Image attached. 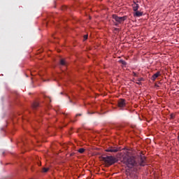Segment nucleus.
Listing matches in <instances>:
<instances>
[{
	"mask_svg": "<svg viewBox=\"0 0 179 179\" xmlns=\"http://www.w3.org/2000/svg\"><path fill=\"white\" fill-rule=\"evenodd\" d=\"M123 163L126 164L129 169H132V167L138 166H146V157L143 155L140 157V160L138 162H136L135 160V157H124Z\"/></svg>",
	"mask_w": 179,
	"mask_h": 179,
	"instance_id": "1",
	"label": "nucleus"
},
{
	"mask_svg": "<svg viewBox=\"0 0 179 179\" xmlns=\"http://www.w3.org/2000/svg\"><path fill=\"white\" fill-rule=\"evenodd\" d=\"M101 160H103V162H104L108 166H113V164L117 162L115 157L113 156L102 157Z\"/></svg>",
	"mask_w": 179,
	"mask_h": 179,
	"instance_id": "2",
	"label": "nucleus"
},
{
	"mask_svg": "<svg viewBox=\"0 0 179 179\" xmlns=\"http://www.w3.org/2000/svg\"><path fill=\"white\" fill-rule=\"evenodd\" d=\"M112 17L114 19V20H115V22H117V23L115 24V26H118L120 23L127 20V16L118 17L117 15H113Z\"/></svg>",
	"mask_w": 179,
	"mask_h": 179,
	"instance_id": "3",
	"label": "nucleus"
},
{
	"mask_svg": "<svg viewBox=\"0 0 179 179\" xmlns=\"http://www.w3.org/2000/svg\"><path fill=\"white\" fill-rule=\"evenodd\" d=\"M127 101H125V99H120L117 102L118 104V107H120V108H124V107H125V106H127Z\"/></svg>",
	"mask_w": 179,
	"mask_h": 179,
	"instance_id": "4",
	"label": "nucleus"
},
{
	"mask_svg": "<svg viewBox=\"0 0 179 179\" xmlns=\"http://www.w3.org/2000/svg\"><path fill=\"white\" fill-rule=\"evenodd\" d=\"M106 152H109L110 153H117L118 152V148L116 147H109L106 150Z\"/></svg>",
	"mask_w": 179,
	"mask_h": 179,
	"instance_id": "5",
	"label": "nucleus"
},
{
	"mask_svg": "<svg viewBox=\"0 0 179 179\" xmlns=\"http://www.w3.org/2000/svg\"><path fill=\"white\" fill-rule=\"evenodd\" d=\"M133 10L134 12H136L138 9H139V4L136 3V2L134 1V3L132 4Z\"/></svg>",
	"mask_w": 179,
	"mask_h": 179,
	"instance_id": "6",
	"label": "nucleus"
},
{
	"mask_svg": "<svg viewBox=\"0 0 179 179\" xmlns=\"http://www.w3.org/2000/svg\"><path fill=\"white\" fill-rule=\"evenodd\" d=\"M159 76H160V72L158 71L152 76L151 79H152V80H153L155 82L156 80V79H157V78H159Z\"/></svg>",
	"mask_w": 179,
	"mask_h": 179,
	"instance_id": "7",
	"label": "nucleus"
},
{
	"mask_svg": "<svg viewBox=\"0 0 179 179\" xmlns=\"http://www.w3.org/2000/svg\"><path fill=\"white\" fill-rule=\"evenodd\" d=\"M142 15H143V13L141 11H138V10L137 11H135V13H134V16L136 17H141Z\"/></svg>",
	"mask_w": 179,
	"mask_h": 179,
	"instance_id": "8",
	"label": "nucleus"
},
{
	"mask_svg": "<svg viewBox=\"0 0 179 179\" xmlns=\"http://www.w3.org/2000/svg\"><path fill=\"white\" fill-rule=\"evenodd\" d=\"M38 106H40V103H38V102H34L32 104V108H34V110H36V108H37V107H38Z\"/></svg>",
	"mask_w": 179,
	"mask_h": 179,
	"instance_id": "9",
	"label": "nucleus"
},
{
	"mask_svg": "<svg viewBox=\"0 0 179 179\" xmlns=\"http://www.w3.org/2000/svg\"><path fill=\"white\" fill-rule=\"evenodd\" d=\"M49 170H50V169H48V168H43L42 169V172L43 173H47Z\"/></svg>",
	"mask_w": 179,
	"mask_h": 179,
	"instance_id": "10",
	"label": "nucleus"
},
{
	"mask_svg": "<svg viewBox=\"0 0 179 179\" xmlns=\"http://www.w3.org/2000/svg\"><path fill=\"white\" fill-rule=\"evenodd\" d=\"M66 63H65V60L61 59L60 60V65L65 66Z\"/></svg>",
	"mask_w": 179,
	"mask_h": 179,
	"instance_id": "11",
	"label": "nucleus"
},
{
	"mask_svg": "<svg viewBox=\"0 0 179 179\" xmlns=\"http://www.w3.org/2000/svg\"><path fill=\"white\" fill-rule=\"evenodd\" d=\"M78 152L79 153H84L85 152V148H80Z\"/></svg>",
	"mask_w": 179,
	"mask_h": 179,
	"instance_id": "12",
	"label": "nucleus"
},
{
	"mask_svg": "<svg viewBox=\"0 0 179 179\" xmlns=\"http://www.w3.org/2000/svg\"><path fill=\"white\" fill-rule=\"evenodd\" d=\"M120 64H122V65H127V62L124 61V60H120Z\"/></svg>",
	"mask_w": 179,
	"mask_h": 179,
	"instance_id": "13",
	"label": "nucleus"
},
{
	"mask_svg": "<svg viewBox=\"0 0 179 179\" xmlns=\"http://www.w3.org/2000/svg\"><path fill=\"white\" fill-rule=\"evenodd\" d=\"M143 80V78H140L138 79V82H142Z\"/></svg>",
	"mask_w": 179,
	"mask_h": 179,
	"instance_id": "14",
	"label": "nucleus"
},
{
	"mask_svg": "<svg viewBox=\"0 0 179 179\" xmlns=\"http://www.w3.org/2000/svg\"><path fill=\"white\" fill-rule=\"evenodd\" d=\"M87 38V35H85L84 36V41H86Z\"/></svg>",
	"mask_w": 179,
	"mask_h": 179,
	"instance_id": "15",
	"label": "nucleus"
},
{
	"mask_svg": "<svg viewBox=\"0 0 179 179\" xmlns=\"http://www.w3.org/2000/svg\"><path fill=\"white\" fill-rule=\"evenodd\" d=\"M134 76H138V74H136V73L133 72Z\"/></svg>",
	"mask_w": 179,
	"mask_h": 179,
	"instance_id": "16",
	"label": "nucleus"
},
{
	"mask_svg": "<svg viewBox=\"0 0 179 179\" xmlns=\"http://www.w3.org/2000/svg\"><path fill=\"white\" fill-rule=\"evenodd\" d=\"M80 115H82V114H77L76 115V117H80Z\"/></svg>",
	"mask_w": 179,
	"mask_h": 179,
	"instance_id": "17",
	"label": "nucleus"
},
{
	"mask_svg": "<svg viewBox=\"0 0 179 179\" xmlns=\"http://www.w3.org/2000/svg\"><path fill=\"white\" fill-rule=\"evenodd\" d=\"M137 85H141V81H138V83H136Z\"/></svg>",
	"mask_w": 179,
	"mask_h": 179,
	"instance_id": "18",
	"label": "nucleus"
},
{
	"mask_svg": "<svg viewBox=\"0 0 179 179\" xmlns=\"http://www.w3.org/2000/svg\"><path fill=\"white\" fill-rule=\"evenodd\" d=\"M171 118H173V115H171Z\"/></svg>",
	"mask_w": 179,
	"mask_h": 179,
	"instance_id": "19",
	"label": "nucleus"
},
{
	"mask_svg": "<svg viewBox=\"0 0 179 179\" xmlns=\"http://www.w3.org/2000/svg\"><path fill=\"white\" fill-rule=\"evenodd\" d=\"M75 121H76V120H73V122H75Z\"/></svg>",
	"mask_w": 179,
	"mask_h": 179,
	"instance_id": "20",
	"label": "nucleus"
},
{
	"mask_svg": "<svg viewBox=\"0 0 179 179\" xmlns=\"http://www.w3.org/2000/svg\"><path fill=\"white\" fill-rule=\"evenodd\" d=\"M178 141H179V136H178Z\"/></svg>",
	"mask_w": 179,
	"mask_h": 179,
	"instance_id": "21",
	"label": "nucleus"
}]
</instances>
